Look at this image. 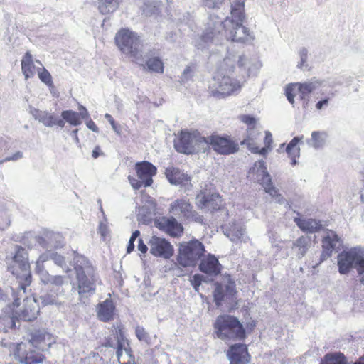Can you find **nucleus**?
<instances>
[{"label": "nucleus", "instance_id": "obj_38", "mask_svg": "<svg viewBox=\"0 0 364 364\" xmlns=\"http://www.w3.org/2000/svg\"><path fill=\"white\" fill-rule=\"evenodd\" d=\"M311 244V237L309 236H301L299 237L294 243V247L298 248V255L299 257H304Z\"/></svg>", "mask_w": 364, "mask_h": 364}, {"label": "nucleus", "instance_id": "obj_41", "mask_svg": "<svg viewBox=\"0 0 364 364\" xmlns=\"http://www.w3.org/2000/svg\"><path fill=\"white\" fill-rule=\"evenodd\" d=\"M323 364H346V360L341 353H328L323 358Z\"/></svg>", "mask_w": 364, "mask_h": 364}, {"label": "nucleus", "instance_id": "obj_11", "mask_svg": "<svg viewBox=\"0 0 364 364\" xmlns=\"http://www.w3.org/2000/svg\"><path fill=\"white\" fill-rule=\"evenodd\" d=\"M205 137L196 132L182 131L174 142V146L178 152L187 154L205 151Z\"/></svg>", "mask_w": 364, "mask_h": 364}, {"label": "nucleus", "instance_id": "obj_28", "mask_svg": "<svg viewBox=\"0 0 364 364\" xmlns=\"http://www.w3.org/2000/svg\"><path fill=\"white\" fill-rule=\"evenodd\" d=\"M158 225L160 229L164 230L165 232L173 237H177L180 235L183 230L181 224L179 223L173 217H163L159 220Z\"/></svg>", "mask_w": 364, "mask_h": 364}, {"label": "nucleus", "instance_id": "obj_20", "mask_svg": "<svg viewBox=\"0 0 364 364\" xmlns=\"http://www.w3.org/2000/svg\"><path fill=\"white\" fill-rule=\"evenodd\" d=\"M227 356L230 364H246L250 360L247 346L244 344H235L228 350Z\"/></svg>", "mask_w": 364, "mask_h": 364}, {"label": "nucleus", "instance_id": "obj_22", "mask_svg": "<svg viewBox=\"0 0 364 364\" xmlns=\"http://www.w3.org/2000/svg\"><path fill=\"white\" fill-rule=\"evenodd\" d=\"M119 331V335H117V356L120 364H134V358L131 353V350L127 343L123 337V334Z\"/></svg>", "mask_w": 364, "mask_h": 364}, {"label": "nucleus", "instance_id": "obj_35", "mask_svg": "<svg viewBox=\"0 0 364 364\" xmlns=\"http://www.w3.org/2000/svg\"><path fill=\"white\" fill-rule=\"evenodd\" d=\"M22 73L27 80L32 77L35 74V65L30 52H26L21 60Z\"/></svg>", "mask_w": 364, "mask_h": 364}, {"label": "nucleus", "instance_id": "obj_34", "mask_svg": "<svg viewBox=\"0 0 364 364\" xmlns=\"http://www.w3.org/2000/svg\"><path fill=\"white\" fill-rule=\"evenodd\" d=\"M259 135L260 132L255 127H248L247 130V136L243 139L241 144H246L252 153H257L259 147L255 146V141L257 139V137Z\"/></svg>", "mask_w": 364, "mask_h": 364}, {"label": "nucleus", "instance_id": "obj_30", "mask_svg": "<svg viewBox=\"0 0 364 364\" xmlns=\"http://www.w3.org/2000/svg\"><path fill=\"white\" fill-rule=\"evenodd\" d=\"M97 310V316L102 321L107 322L114 318L115 306L111 299H106L99 304Z\"/></svg>", "mask_w": 364, "mask_h": 364}, {"label": "nucleus", "instance_id": "obj_53", "mask_svg": "<svg viewBox=\"0 0 364 364\" xmlns=\"http://www.w3.org/2000/svg\"><path fill=\"white\" fill-rule=\"evenodd\" d=\"M135 333L137 338L141 341H147L148 340V334L146 332L145 329L141 326H137L135 329Z\"/></svg>", "mask_w": 364, "mask_h": 364}, {"label": "nucleus", "instance_id": "obj_14", "mask_svg": "<svg viewBox=\"0 0 364 364\" xmlns=\"http://www.w3.org/2000/svg\"><path fill=\"white\" fill-rule=\"evenodd\" d=\"M11 350L16 359L24 364L42 363L45 358L42 353L33 350L31 347L23 343L14 345Z\"/></svg>", "mask_w": 364, "mask_h": 364}, {"label": "nucleus", "instance_id": "obj_21", "mask_svg": "<svg viewBox=\"0 0 364 364\" xmlns=\"http://www.w3.org/2000/svg\"><path fill=\"white\" fill-rule=\"evenodd\" d=\"M138 178L142 181L144 187L150 186L153 183L152 177L156 173V168L151 163L141 161L136 164Z\"/></svg>", "mask_w": 364, "mask_h": 364}, {"label": "nucleus", "instance_id": "obj_24", "mask_svg": "<svg viewBox=\"0 0 364 364\" xmlns=\"http://www.w3.org/2000/svg\"><path fill=\"white\" fill-rule=\"evenodd\" d=\"M341 245V241L338 235L333 231L328 230L323 240V250L321 254V262L330 257L333 250L339 248Z\"/></svg>", "mask_w": 364, "mask_h": 364}, {"label": "nucleus", "instance_id": "obj_23", "mask_svg": "<svg viewBox=\"0 0 364 364\" xmlns=\"http://www.w3.org/2000/svg\"><path fill=\"white\" fill-rule=\"evenodd\" d=\"M36 242L44 248H58L64 245V240L58 232L53 231H46L44 232L43 237L36 236Z\"/></svg>", "mask_w": 364, "mask_h": 364}, {"label": "nucleus", "instance_id": "obj_10", "mask_svg": "<svg viewBox=\"0 0 364 364\" xmlns=\"http://www.w3.org/2000/svg\"><path fill=\"white\" fill-rule=\"evenodd\" d=\"M28 253L21 247H17L13 257L14 265L9 267L10 272L19 280L21 289H25L31 283V274L28 263Z\"/></svg>", "mask_w": 364, "mask_h": 364}, {"label": "nucleus", "instance_id": "obj_31", "mask_svg": "<svg viewBox=\"0 0 364 364\" xmlns=\"http://www.w3.org/2000/svg\"><path fill=\"white\" fill-rule=\"evenodd\" d=\"M294 221L297 226L304 232L314 233L321 229V222L315 219L305 218L301 219L296 218Z\"/></svg>", "mask_w": 364, "mask_h": 364}, {"label": "nucleus", "instance_id": "obj_13", "mask_svg": "<svg viewBox=\"0 0 364 364\" xmlns=\"http://www.w3.org/2000/svg\"><path fill=\"white\" fill-rule=\"evenodd\" d=\"M196 203L201 210L212 212L220 209L222 200L214 190L204 188L196 196Z\"/></svg>", "mask_w": 364, "mask_h": 364}, {"label": "nucleus", "instance_id": "obj_54", "mask_svg": "<svg viewBox=\"0 0 364 364\" xmlns=\"http://www.w3.org/2000/svg\"><path fill=\"white\" fill-rule=\"evenodd\" d=\"M299 56L300 63H299L297 66L299 68H302L304 66L308 58V51L305 48H302L299 50Z\"/></svg>", "mask_w": 364, "mask_h": 364}, {"label": "nucleus", "instance_id": "obj_59", "mask_svg": "<svg viewBox=\"0 0 364 364\" xmlns=\"http://www.w3.org/2000/svg\"><path fill=\"white\" fill-rule=\"evenodd\" d=\"M105 119H107L108 120V122H109V124H111V126H112V127L113 130H114V131L117 134H120V132H119V129H118V127H117V124L115 123V122H114V119L112 118V117L109 114L107 113V114H105Z\"/></svg>", "mask_w": 364, "mask_h": 364}, {"label": "nucleus", "instance_id": "obj_45", "mask_svg": "<svg viewBox=\"0 0 364 364\" xmlns=\"http://www.w3.org/2000/svg\"><path fill=\"white\" fill-rule=\"evenodd\" d=\"M37 71L40 80L49 87L53 88L54 85L50 73L44 67L38 68Z\"/></svg>", "mask_w": 364, "mask_h": 364}, {"label": "nucleus", "instance_id": "obj_61", "mask_svg": "<svg viewBox=\"0 0 364 364\" xmlns=\"http://www.w3.org/2000/svg\"><path fill=\"white\" fill-rule=\"evenodd\" d=\"M137 248L138 250L141 252V253H146L147 250H148V247L146 246V245H145L142 240V239L139 238L138 240V246H137Z\"/></svg>", "mask_w": 364, "mask_h": 364}, {"label": "nucleus", "instance_id": "obj_8", "mask_svg": "<svg viewBox=\"0 0 364 364\" xmlns=\"http://www.w3.org/2000/svg\"><path fill=\"white\" fill-rule=\"evenodd\" d=\"M219 338H243L245 330L238 319L230 315L219 316L214 324Z\"/></svg>", "mask_w": 364, "mask_h": 364}, {"label": "nucleus", "instance_id": "obj_6", "mask_svg": "<svg viewBox=\"0 0 364 364\" xmlns=\"http://www.w3.org/2000/svg\"><path fill=\"white\" fill-rule=\"evenodd\" d=\"M338 272L347 274L352 269H356L359 275L364 274V249L355 247L343 250L337 257Z\"/></svg>", "mask_w": 364, "mask_h": 364}, {"label": "nucleus", "instance_id": "obj_64", "mask_svg": "<svg viewBox=\"0 0 364 364\" xmlns=\"http://www.w3.org/2000/svg\"><path fill=\"white\" fill-rule=\"evenodd\" d=\"M87 127L94 132H98L99 129L95 123L90 119H89L86 122Z\"/></svg>", "mask_w": 364, "mask_h": 364}, {"label": "nucleus", "instance_id": "obj_52", "mask_svg": "<svg viewBox=\"0 0 364 364\" xmlns=\"http://www.w3.org/2000/svg\"><path fill=\"white\" fill-rule=\"evenodd\" d=\"M203 279H204V276L198 274H196L191 279V285L193 286V289L196 291H198V288H199L200 285L201 284V282L203 280Z\"/></svg>", "mask_w": 364, "mask_h": 364}, {"label": "nucleus", "instance_id": "obj_43", "mask_svg": "<svg viewBox=\"0 0 364 364\" xmlns=\"http://www.w3.org/2000/svg\"><path fill=\"white\" fill-rule=\"evenodd\" d=\"M63 291H56L54 290L53 294H46L41 296V303L46 305H60V302H59L58 296L59 294H61Z\"/></svg>", "mask_w": 364, "mask_h": 364}, {"label": "nucleus", "instance_id": "obj_25", "mask_svg": "<svg viewBox=\"0 0 364 364\" xmlns=\"http://www.w3.org/2000/svg\"><path fill=\"white\" fill-rule=\"evenodd\" d=\"M199 269L210 276H217L220 273L221 264L218 259L213 255L208 254L200 260Z\"/></svg>", "mask_w": 364, "mask_h": 364}, {"label": "nucleus", "instance_id": "obj_51", "mask_svg": "<svg viewBox=\"0 0 364 364\" xmlns=\"http://www.w3.org/2000/svg\"><path fill=\"white\" fill-rule=\"evenodd\" d=\"M240 120L246 124L248 127H255L256 119L255 117L247 115V114H242L239 117Z\"/></svg>", "mask_w": 364, "mask_h": 364}, {"label": "nucleus", "instance_id": "obj_1", "mask_svg": "<svg viewBox=\"0 0 364 364\" xmlns=\"http://www.w3.org/2000/svg\"><path fill=\"white\" fill-rule=\"evenodd\" d=\"M245 4L242 0L235 1L231 5L230 16H228L224 21H210L202 35L194 41V46L199 50H203L209 48L213 44L220 42L223 28L224 35L227 40L243 42L247 39L249 30L243 26Z\"/></svg>", "mask_w": 364, "mask_h": 364}, {"label": "nucleus", "instance_id": "obj_18", "mask_svg": "<svg viewBox=\"0 0 364 364\" xmlns=\"http://www.w3.org/2000/svg\"><path fill=\"white\" fill-rule=\"evenodd\" d=\"M36 272L45 285L50 286L53 291H61L60 288L67 282L66 277L61 275H51L44 269V266H36Z\"/></svg>", "mask_w": 364, "mask_h": 364}, {"label": "nucleus", "instance_id": "obj_60", "mask_svg": "<svg viewBox=\"0 0 364 364\" xmlns=\"http://www.w3.org/2000/svg\"><path fill=\"white\" fill-rule=\"evenodd\" d=\"M328 105V98H326V99H323L322 100H320L318 101L316 104V108L318 110H321L323 108H326L327 107Z\"/></svg>", "mask_w": 364, "mask_h": 364}, {"label": "nucleus", "instance_id": "obj_17", "mask_svg": "<svg viewBox=\"0 0 364 364\" xmlns=\"http://www.w3.org/2000/svg\"><path fill=\"white\" fill-rule=\"evenodd\" d=\"M55 342V338L50 333L45 330H37L31 333V338L28 342L23 344L43 351L49 348Z\"/></svg>", "mask_w": 364, "mask_h": 364}, {"label": "nucleus", "instance_id": "obj_37", "mask_svg": "<svg viewBox=\"0 0 364 364\" xmlns=\"http://www.w3.org/2000/svg\"><path fill=\"white\" fill-rule=\"evenodd\" d=\"M326 139V132L314 131L311 133V137L307 139L306 141L309 146L314 149H320L325 145Z\"/></svg>", "mask_w": 364, "mask_h": 364}, {"label": "nucleus", "instance_id": "obj_4", "mask_svg": "<svg viewBox=\"0 0 364 364\" xmlns=\"http://www.w3.org/2000/svg\"><path fill=\"white\" fill-rule=\"evenodd\" d=\"M74 269L77 280V291L81 298L87 297L95 291V276L84 257L76 255L74 258Z\"/></svg>", "mask_w": 364, "mask_h": 364}, {"label": "nucleus", "instance_id": "obj_56", "mask_svg": "<svg viewBox=\"0 0 364 364\" xmlns=\"http://www.w3.org/2000/svg\"><path fill=\"white\" fill-rule=\"evenodd\" d=\"M128 180L132 186V187L135 189V190H138L142 186H144L143 183H142V181L141 180H139V179H136L134 177H132V176H129L128 177Z\"/></svg>", "mask_w": 364, "mask_h": 364}, {"label": "nucleus", "instance_id": "obj_63", "mask_svg": "<svg viewBox=\"0 0 364 364\" xmlns=\"http://www.w3.org/2000/svg\"><path fill=\"white\" fill-rule=\"evenodd\" d=\"M23 157V153L21 151H17L14 154H13L11 156L6 157L4 161H16L19 159H21Z\"/></svg>", "mask_w": 364, "mask_h": 364}, {"label": "nucleus", "instance_id": "obj_26", "mask_svg": "<svg viewBox=\"0 0 364 364\" xmlns=\"http://www.w3.org/2000/svg\"><path fill=\"white\" fill-rule=\"evenodd\" d=\"M192 205L186 198L173 201L169 205V212L178 218H186L191 215Z\"/></svg>", "mask_w": 364, "mask_h": 364}, {"label": "nucleus", "instance_id": "obj_57", "mask_svg": "<svg viewBox=\"0 0 364 364\" xmlns=\"http://www.w3.org/2000/svg\"><path fill=\"white\" fill-rule=\"evenodd\" d=\"M186 219L191 220L200 224L203 223V217L200 215L197 212L193 211V208L191 210V215L188 217H186Z\"/></svg>", "mask_w": 364, "mask_h": 364}, {"label": "nucleus", "instance_id": "obj_27", "mask_svg": "<svg viewBox=\"0 0 364 364\" xmlns=\"http://www.w3.org/2000/svg\"><path fill=\"white\" fill-rule=\"evenodd\" d=\"M49 259H51L55 264L61 267L63 272H68L70 271L71 264L68 265L65 258L55 252H46L41 255L36 262V266H43V263Z\"/></svg>", "mask_w": 364, "mask_h": 364}, {"label": "nucleus", "instance_id": "obj_58", "mask_svg": "<svg viewBox=\"0 0 364 364\" xmlns=\"http://www.w3.org/2000/svg\"><path fill=\"white\" fill-rule=\"evenodd\" d=\"M9 225L10 219L6 214H4L1 217H0V230H4L6 229Z\"/></svg>", "mask_w": 364, "mask_h": 364}, {"label": "nucleus", "instance_id": "obj_5", "mask_svg": "<svg viewBox=\"0 0 364 364\" xmlns=\"http://www.w3.org/2000/svg\"><path fill=\"white\" fill-rule=\"evenodd\" d=\"M119 50L132 61L139 63L142 60V44L136 33L129 29L120 30L115 36Z\"/></svg>", "mask_w": 364, "mask_h": 364}, {"label": "nucleus", "instance_id": "obj_36", "mask_svg": "<svg viewBox=\"0 0 364 364\" xmlns=\"http://www.w3.org/2000/svg\"><path fill=\"white\" fill-rule=\"evenodd\" d=\"M303 138V136L301 137L295 136L287 146L286 151L291 159V164L292 166H295L297 164L296 159L299 158L300 155V149L297 146V144Z\"/></svg>", "mask_w": 364, "mask_h": 364}, {"label": "nucleus", "instance_id": "obj_49", "mask_svg": "<svg viewBox=\"0 0 364 364\" xmlns=\"http://www.w3.org/2000/svg\"><path fill=\"white\" fill-rule=\"evenodd\" d=\"M272 143V134L269 132H266V135H265V138H264L265 146L262 148L261 149H259V151L257 153H259L263 156L266 155V154L268 152V151L270 150V145Z\"/></svg>", "mask_w": 364, "mask_h": 364}, {"label": "nucleus", "instance_id": "obj_29", "mask_svg": "<svg viewBox=\"0 0 364 364\" xmlns=\"http://www.w3.org/2000/svg\"><path fill=\"white\" fill-rule=\"evenodd\" d=\"M224 234L233 242H245V229L241 224L232 223L223 228Z\"/></svg>", "mask_w": 364, "mask_h": 364}, {"label": "nucleus", "instance_id": "obj_40", "mask_svg": "<svg viewBox=\"0 0 364 364\" xmlns=\"http://www.w3.org/2000/svg\"><path fill=\"white\" fill-rule=\"evenodd\" d=\"M63 119L73 126H78L82 124V121L79 119L78 112L73 110H65L61 113Z\"/></svg>", "mask_w": 364, "mask_h": 364}, {"label": "nucleus", "instance_id": "obj_39", "mask_svg": "<svg viewBox=\"0 0 364 364\" xmlns=\"http://www.w3.org/2000/svg\"><path fill=\"white\" fill-rule=\"evenodd\" d=\"M119 0H99L100 11L106 14L114 11L119 6Z\"/></svg>", "mask_w": 364, "mask_h": 364}, {"label": "nucleus", "instance_id": "obj_9", "mask_svg": "<svg viewBox=\"0 0 364 364\" xmlns=\"http://www.w3.org/2000/svg\"><path fill=\"white\" fill-rule=\"evenodd\" d=\"M248 177L262 185L266 193H269L278 203L283 204L285 199L279 193L278 190L273 186L272 178L263 161H257L248 172Z\"/></svg>", "mask_w": 364, "mask_h": 364}, {"label": "nucleus", "instance_id": "obj_7", "mask_svg": "<svg viewBox=\"0 0 364 364\" xmlns=\"http://www.w3.org/2000/svg\"><path fill=\"white\" fill-rule=\"evenodd\" d=\"M205 246L198 240H192L180 244L177 262L183 267H195L205 256Z\"/></svg>", "mask_w": 364, "mask_h": 364}, {"label": "nucleus", "instance_id": "obj_47", "mask_svg": "<svg viewBox=\"0 0 364 364\" xmlns=\"http://www.w3.org/2000/svg\"><path fill=\"white\" fill-rule=\"evenodd\" d=\"M100 209L103 214L104 220L99 224L98 233L100 234L101 237L105 239L109 234V230L108 227L107 219L105 215L102 208L101 207Z\"/></svg>", "mask_w": 364, "mask_h": 364}, {"label": "nucleus", "instance_id": "obj_50", "mask_svg": "<svg viewBox=\"0 0 364 364\" xmlns=\"http://www.w3.org/2000/svg\"><path fill=\"white\" fill-rule=\"evenodd\" d=\"M140 235V231L139 230H135L133 232L127 245V252L130 253L132 252L134 249V242L135 240L139 237Z\"/></svg>", "mask_w": 364, "mask_h": 364}, {"label": "nucleus", "instance_id": "obj_42", "mask_svg": "<svg viewBox=\"0 0 364 364\" xmlns=\"http://www.w3.org/2000/svg\"><path fill=\"white\" fill-rule=\"evenodd\" d=\"M146 65L149 71L160 73L164 72V64L159 58H149L146 61Z\"/></svg>", "mask_w": 364, "mask_h": 364}, {"label": "nucleus", "instance_id": "obj_2", "mask_svg": "<svg viewBox=\"0 0 364 364\" xmlns=\"http://www.w3.org/2000/svg\"><path fill=\"white\" fill-rule=\"evenodd\" d=\"M18 289L16 292L13 291V304L8 305L0 315V322L8 328H16V321H33L39 313V306L34 299L26 297L23 304L20 302L26 289H21L20 284Z\"/></svg>", "mask_w": 364, "mask_h": 364}, {"label": "nucleus", "instance_id": "obj_46", "mask_svg": "<svg viewBox=\"0 0 364 364\" xmlns=\"http://www.w3.org/2000/svg\"><path fill=\"white\" fill-rule=\"evenodd\" d=\"M138 220L144 224L149 223L151 220V214L147 207L143 206L139 208Z\"/></svg>", "mask_w": 364, "mask_h": 364}, {"label": "nucleus", "instance_id": "obj_19", "mask_svg": "<svg viewBox=\"0 0 364 364\" xmlns=\"http://www.w3.org/2000/svg\"><path fill=\"white\" fill-rule=\"evenodd\" d=\"M166 176L170 183L183 187L185 191L189 190L192 185L191 177L181 171L178 168L171 166L166 169Z\"/></svg>", "mask_w": 364, "mask_h": 364}, {"label": "nucleus", "instance_id": "obj_15", "mask_svg": "<svg viewBox=\"0 0 364 364\" xmlns=\"http://www.w3.org/2000/svg\"><path fill=\"white\" fill-rule=\"evenodd\" d=\"M224 282L226 283L225 287L220 284H216L215 286L213 296L217 306H221L223 301H232L237 292L235 281L230 275L225 276Z\"/></svg>", "mask_w": 364, "mask_h": 364}, {"label": "nucleus", "instance_id": "obj_55", "mask_svg": "<svg viewBox=\"0 0 364 364\" xmlns=\"http://www.w3.org/2000/svg\"><path fill=\"white\" fill-rule=\"evenodd\" d=\"M192 76H193L192 70L189 67H187L183 70V72L181 75V80L182 82L185 83V82H188L192 77Z\"/></svg>", "mask_w": 364, "mask_h": 364}, {"label": "nucleus", "instance_id": "obj_12", "mask_svg": "<svg viewBox=\"0 0 364 364\" xmlns=\"http://www.w3.org/2000/svg\"><path fill=\"white\" fill-rule=\"evenodd\" d=\"M205 149L209 146L217 153L229 155L237 152L239 149L238 144L228 136L211 135L205 137Z\"/></svg>", "mask_w": 364, "mask_h": 364}, {"label": "nucleus", "instance_id": "obj_32", "mask_svg": "<svg viewBox=\"0 0 364 364\" xmlns=\"http://www.w3.org/2000/svg\"><path fill=\"white\" fill-rule=\"evenodd\" d=\"M325 82L323 80L311 79L310 81L304 83H299V87L301 92V98L303 99L306 95L318 90L321 87H324Z\"/></svg>", "mask_w": 364, "mask_h": 364}, {"label": "nucleus", "instance_id": "obj_48", "mask_svg": "<svg viewBox=\"0 0 364 364\" xmlns=\"http://www.w3.org/2000/svg\"><path fill=\"white\" fill-rule=\"evenodd\" d=\"M160 7V4L159 2H154V5L151 6L150 2L148 1L144 4V7L143 9V12L146 16H151L152 14H156Z\"/></svg>", "mask_w": 364, "mask_h": 364}, {"label": "nucleus", "instance_id": "obj_33", "mask_svg": "<svg viewBox=\"0 0 364 364\" xmlns=\"http://www.w3.org/2000/svg\"><path fill=\"white\" fill-rule=\"evenodd\" d=\"M29 112L33 117L39 122L43 124L46 127H53V115L46 111H41L33 107H29Z\"/></svg>", "mask_w": 364, "mask_h": 364}, {"label": "nucleus", "instance_id": "obj_16", "mask_svg": "<svg viewBox=\"0 0 364 364\" xmlns=\"http://www.w3.org/2000/svg\"><path fill=\"white\" fill-rule=\"evenodd\" d=\"M148 244L150 253L156 257L168 259L173 254V246L164 238L153 236L149 240Z\"/></svg>", "mask_w": 364, "mask_h": 364}, {"label": "nucleus", "instance_id": "obj_62", "mask_svg": "<svg viewBox=\"0 0 364 364\" xmlns=\"http://www.w3.org/2000/svg\"><path fill=\"white\" fill-rule=\"evenodd\" d=\"M205 5L210 8L218 6L223 0H205Z\"/></svg>", "mask_w": 364, "mask_h": 364}, {"label": "nucleus", "instance_id": "obj_3", "mask_svg": "<svg viewBox=\"0 0 364 364\" xmlns=\"http://www.w3.org/2000/svg\"><path fill=\"white\" fill-rule=\"evenodd\" d=\"M247 59L242 55L229 53L220 63L217 73L213 77L211 85L212 94L215 96H228L238 92L241 84L236 79L228 75L235 68L237 63L238 66H243Z\"/></svg>", "mask_w": 364, "mask_h": 364}, {"label": "nucleus", "instance_id": "obj_44", "mask_svg": "<svg viewBox=\"0 0 364 364\" xmlns=\"http://www.w3.org/2000/svg\"><path fill=\"white\" fill-rule=\"evenodd\" d=\"M285 92L288 101L291 104H294L295 96L298 94L301 96L299 82L289 85L286 88Z\"/></svg>", "mask_w": 364, "mask_h": 364}]
</instances>
